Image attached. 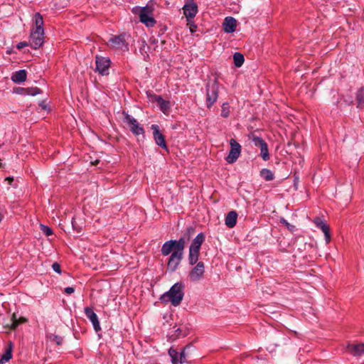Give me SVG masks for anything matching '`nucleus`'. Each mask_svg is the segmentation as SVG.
Here are the masks:
<instances>
[{
	"label": "nucleus",
	"instance_id": "1",
	"mask_svg": "<svg viewBox=\"0 0 364 364\" xmlns=\"http://www.w3.org/2000/svg\"><path fill=\"white\" fill-rule=\"evenodd\" d=\"M188 240L189 237L187 239L182 237L178 240H168L162 245L161 254L164 256L171 254L167 263V269L170 272H174L178 267L183 257L184 249Z\"/></svg>",
	"mask_w": 364,
	"mask_h": 364
},
{
	"label": "nucleus",
	"instance_id": "2",
	"mask_svg": "<svg viewBox=\"0 0 364 364\" xmlns=\"http://www.w3.org/2000/svg\"><path fill=\"white\" fill-rule=\"evenodd\" d=\"M183 285L182 283H176L168 291L164 293L160 298L164 302H171L174 306H178L183 298Z\"/></svg>",
	"mask_w": 364,
	"mask_h": 364
},
{
	"label": "nucleus",
	"instance_id": "3",
	"mask_svg": "<svg viewBox=\"0 0 364 364\" xmlns=\"http://www.w3.org/2000/svg\"><path fill=\"white\" fill-rule=\"evenodd\" d=\"M219 83L215 80L212 83H208L206 85V106L210 108L217 101L219 92Z\"/></svg>",
	"mask_w": 364,
	"mask_h": 364
},
{
	"label": "nucleus",
	"instance_id": "4",
	"mask_svg": "<svg viewBox=\"0 0 364 364\" xmlns=\"http://www.w3.org/2000/svg\"><path fill=\"white\" fill-rule=\"evenodd\" d=\"M139 10V19L140 21L144 23L146 26H154L156 21L152 16L154 8L152 6L146 5L141 8H135Z\"/></svg>",
	"mask_w": 364,
	"mask_h": 364
},
{
	"label": "nucleus",
	"instance_id": "5",
	"mask_svg": "<svg viewBox=\"0 0 364 364\" xmlns=\"http://www.w3.org/2000/svg\"><path fill=\"white\" fill-rule=\"evenodd\" d=\"M130 40L131 36L127 33L115 36V53L122 54L128 51Z\"/></svg>",
	"mask_w": 364,
	"mask_h": 364
},
{
	"label": "nucleus",
	"instance_id": "6",
	"mask_svg": "<svg viewBox=\"0 0 364 364\" xmlns=\"http://www.w3.org/2000/svg\"><path fill=\"white\" fill-rule=\"evenodd\" d=\"M205 274V264L203 262H198L190 271L188 278L191 282H196L201 280Z\"/></svg>",
	"mask_w": 364,
	"mask_h": 364
},
{
	"label": "nucleus",
	"instance_id": "7",
	"mask_svg": "<svg viewBox=\"0 0 364 364\" xmlns=\"http://www.w3.org/2000/svg\"><path fill=\"white\" fill-rule=\"evenodd\" d=\"M96 70L102 75L109 74V70L111 65V60L106 57L96 56L95 60Z\"/></svg>",
	"mask_w": 364,
	"mask_h": 364
},
{
	"label": "nucleus",
	"instance_id": "8",
	"mask_svg": "<svg viewBox=\"0 0 364 364\" xmlns=\"http://www.w3.org/2000/svg\"><path fill=\"white\" fill-rule=\"evenodd\" d=\"M230 151L226 157V161L229 164H233L236 161L241 153V146L234 139L230 141Z\"/></svg>",
	"mask_w": 364,
	"mask_h": 364
},
{
	"label": "nucleus",
	"instance_id": "9",
	"mask_svg": "<svg viewBox=\"0 0 364 364\" xmlns=\"http://www.w3.org/2000/svg\"><path fill=\"white\" fill-rule=\"evenodd\" d=\"M44 31L33 29L30 36L29 45L34 49L40 48L44 42Z\"/></svg>",
	"mask_w": 364,
	"mask_h": 364
},
{
	"label": "nucleus",
	"instance_id": "10",
	"mask_svg": "<svg viewBox=\"0 0 364 364\" xmlns=\"http://www.w3.org/2000/svg\"><path fill=\"white\" fill-rule=\"evenodd\" d=\"M125 120L128 123L130 130L135 135H139L144 134V129L139 125L136 119L132 117L130 115L125 114Z\"/></svg>",
	"mask_w": 364,
	"mask_h": 364
},
{
	"label": "nucleus",
	"instance_id": "11",
	"mask_svg": "<svg viewBox=\"0 0 364 364\" xmlns=\"http://www.w3.org/2000/svg\"><path fill=\"white\" fill-rule=\"evenodd\" d=\"M151 129L153 130V136L156 144L160 147L166 149L167 146L165 141L164 134L160 132L159 127L156 124L151 125Z\"/></svg>",
	"mask_w": 364,
	"mask_h": 364
},
{
	"label": "nucleus",
	"instance_id": "12",
	"mask_svg": "<svg viewBox=\"0 0 364 364\" xmlns=\"http://www.w3.org/2000/svg\"><path fill=\"white\" fill-rule=\"evenodd\" d=\"M346 349L348 352L354 357H360L364 355V343H348Z\"/></svg>",
	"mask_w": 364,
	"mask_h": 364
},
{
	"label": "nucleus",
	"instance_id": "13",
	"mask_svg": "<svg viewBox=\"0 0 364 364\" xmlns=\"http://www.w3.org/2000/svg\"><path fill=\"white\" fill-rule=\"evenodd\" d=\"M84 311L87 318H89L92 322L95 331H99L100 330V322L98 321V317L94 312L93 309L90 307H85Z\"/></svg>",
	"mask_w": 364,
	"mask_h": 364
},
{
	"label": "nucleus",
	"instance_id": "14",
	"mask_svg": "<svg viewBox=\"0 0 364 364\" xmlns=\"http://www.w3.org/2000/svg\"><path fill=\"white\" fill-rule=\"evenodd\" d=\"M151 100L156 102L159 106L161 112L166 114L170 109L169 101L164 100L160 95H153L151 96Z\"/></svg>",
	"mask_w": 364,
	"mask_h": 364
},
{
	"label": "nucleus",
	"instance_id": "15",
	"mask_svg": "<svg viewBox=\"0 0 364 364\" xmlns=\"http://www.w3.org/2000/svg\"><path fill=\"white\" fill-rule=\"evenodd\" d=\"M314 223L318 228H321L322 232L324 233L326 243H328L331 240L329 227L319 218H316Z\"/></svg>",
	"mask_w": 364,
	"mask_h": 364
},
{
	"label": "nucleus",
	"instance_id": "16",
	"mask_svg": "<svg viewBox=\"0 0 364 364\" xmlns=\"http://www.w3.org/2000/svg\"><path fill=\"white\" fill-rule=\"evenodd\" d=\"M223 30L225 33H233L237 26V21L233 17H226L223 23Z\"/></svg>",
	"mask_w": 364,
	"mask_h": 364
},
{
	"label": "nucleus",
	"instance_id": "17",
	"mask_svg": "<svg viewBox=\"0 0 364 364\" xmlns=\"http://www.w3.org/2000/svg\"><path fill=\"white\" fill-rule=\"evenodd\" d=\"M183 10L184 15L188 19L193 18L198 12V6L196 4H188L183 6Z\"/></svg>",
	"mask_w": 364,
	"mask_h": 364
},
{
	"label": "nucleus",
	"instance_id": "18",
	"mask_svg": "<svg viewBox=\"0 0 364 364\" xmlns=\"http://www.w3.org/2000/svg\"><path fill=\"white\" fill-rule=\"evenodd\" d=\"M205 240V236L203 233L198 234L192 241L191 245L189 247L190 250L200 251V247Z\"/></svg>",
	"mask_w": 364,
	"mask_h": 364
},
{
	"label": "nucleus",
	"instance_id": "19",
	"mask_svg": "<svg viewBox=\"0 0 364 364\" xmlns=\"http://www.w3.org/2000/svg\"><path fill=\"white\" fill-rule=\"evenodd\" d=\"M237 214L235 211L232 210L228 213L225 218V225L230 228H232L235 226L237 223Z\"/></svg>",
	"mask_w": 364,
	"mask_h": 364
},
{
	"label": "nucleus",
	"instance_id": "20",
	"mask_svg": "<svg viewBox=\"0 0 364 364\" xmlns=\"http://www.w3.org/2000/svg\"><path fill=\"white\" fill-rule=\"evenodd\" d=\"M13 343L9 342L8 348L0 359V364H4L12 358Z\"/></svg>",
	"mask_w": 364,
	"mask_h": 364
},
{
	"label": "nucleus",
	"instance_id": "21",
	"mask_svg": "<svg viewBox=\"0 0 364 364\" xmlns=\"http://www.w3.org/2000/svg\"><path fill=\"white\" fill-rule=\"evenodd\" d=\"M27 73L25 70H20L14 73L11 76V80L16 83L24 82L26 80Z\"/></svg>",
	"mask_w": 364,
	"mask_h": 364
},
{
	"label": "nucleus",
	"instance_id": "22",
	"mask_svg": "<svg viewBox=\"0 0 364 364\" xmlns=\"http://www.w3.org/2000/svg\"><path fill=\"white\" fill-rule=\"evenodd\" d=\"M22 92H18L20 95H26L35 96L41 93V90L38 87H28V88H20Z\"/></svg>",
	"mask_w": 364,
	"mask_h": 364
},
{
	"label": "nucleus",
	"instance_id": "23",
	"mask_svg": "<svg viewBox=\"0 0 364 364\" xmlns=\"http://www.w3.org/2000/svg\"><path fill=\"white\" fill-rule=\"evenodd\" d=\"M357 107L358 108L364 107V89L361 87L356 94Z\"/></svg>",
	"mask_w": 364,
	"mask_h": 364
},
{
	"label": "nucleus",
	"instance_id": "24",
	"mask_svg": "<svg viewBox=\"0 0 364 364\" xmlns=\"http://www.w3.org/2000/svg\"><path fill=\"white\" fill-rule=\"evenodd\" d=\"M199 252L190 250L188 254V262L191 265L197 264L198 262Z\"/></svg>",
	"mask_w": 364,
	"mask_h": 364
},
{
	"label": "nucleus",
	"instance_id": "25",
	"mask_svg": "<svg viewBox=\"0 0 364 364\" xmlns=\"http://www.w3.org/2000/svg\"><path fill=\"white\" fill-rule=\"evenodd\" d=\"M260 176L267 181H272L274 178L273 173L267 168H263L260 171Z\"/></svg>",
	"mask_w": 364,
	"mask_h": 364
},
{
	"label": "nucleus",
	"instance_id": "26",
	"mask_svg": "<svg viewBox=\"0 0 364 364\" xmlns=\"http://www.w3.org/2000/svg\"><path fill=\"white\" fill-rule=\"evenodd\" d=\"M43 19L42 16L39 13H36L35 14V25L36 27L33 28L34 30H40L44 31L43 28Z\"/></svg>",
	"mask_w": 364,
	"mask_h": 364
},
{
	"label": "nucleus",
	"instance_id": "27",
	"mask_svg": "<svg viewBox=\"0 0 364 364\" xmlns=\"http://www.w3.org/2000/svg\"><path fill=\"white\" fill-rule=\"evenodd\" d=\"M244 56L240 53H235L233 55L234 64L236 67L239 68L242 66L244 63Z\"/></svg>",
	"mask_w": 364,
	"mask_h": 364
},
{
	"label": "nucleus",
	"instance_id": "28",
	"mask_svg": "<svg viewBox=\"0 0 364 364\" xmlns=\"http://www.w3.org/2000/svg\"><path fill=\"white\" fill-rule=\"evenodd\" d=\"M168 354L171 358L173 364H178V360H179L178 353L176 350L171 348L168 351Z\"/></svg>",
	"mask_w": 364,
	"mask_h": 364
},
{
	"label": "nucleus",
	"instance_id": "29",
	"mask_svg": "<svg viewBox=\"0 0 364 364\" xmlns=\"http://www.w3.org/2000/svg\"><path fill=\"white\" fill-rule=\"evenodd\" d=\"M221 116L224 118H227L230 115V106L228 102H225L222 105Z\"/></svg>",
	"mask_w": 364,
	"mask_h": 364
},
{
	"label": "nucleus",
	"instance_id": "30",
	"mask_svg": "<svg viewBox=\"0 0 364 364\" xmlns=\"http://www.w3.org/2000/svg\"><path fill=\"white\" fill-rule=\"evenodd\" d=\"M260 155L264 161H267L269 159L267 144L260 148Z\"/></svg>",
	"mask_w": 364,
	"mask_h": 364
},
{
	"label": "nucleus",
	"instance_id": "31",
	"mask_svg": "<svg viewBox=\"0 0 364 364\" xmlns=\"http://www.w3.org/2000/svg\"><path fill=\"white\" fill-rule=\"evenodd\" d=\"M252 141L255 146H257L259 148H261L267 144V143L262 138L258 137V136H253Z\"/></svg>",
	"mask_w": 364,
	"mask_h": 364
},
{
	"label": "nucleus",
	"instance_id": "32",
	"mask_svg": "<svg viewBox=\"0 0 364 364\" xmlns=\"http://www.w3.org/2000/svg\"><path fill=\"white\" fill-rule=\"evenodd\" d=\"M252 141L255 146H257L259 148H261L267 144V143L262 138L258 137V136H253Z\"/></svg>",
	"mask_w": 364,
	"mask_h": 364
},
{
	"label": "nucleus",
	"instance_id": "33",
	"mask_svg": "<svg viewBox=\"0 0 364 364\" xmlns=\"http://www.w3.org/2000/svg\"><path fill=\"white\" fill-rule=\"evenodd\" d=\"M26 321V319L24 318H21L19 321H18L16 318L15 314H13L12 316V324L11 328L13 329H15L19 323H23Z\"/></svg>",
	"mask_w": 364,
	"mask_h": 364
},
{
	"label": "nucleus",
	"instance_id": "34",
	"mask_svg": "<svg viewBox=\"0 0 364 364\" xmlns=\"http://www.w3.org/2000/svg\"><path fill=\"white\" fill-rule=\"evenodd\" d=\"M41 230L47 236H50L53 234V230L45 225H41Z\"/></svg>",
	"mask_w": 364,
	"mask_h": 364
},
{
	"label": "nucleus",
	"instance_id": "35",
	"mask_svg": "<svg viewBox=\"0 0 364 364\" xmlns=\"http://www.w3.org/2000/svg\"><path fill=\"white\" fill-rule=\"evenodd\" d=\"M52 267H53V269L58 272V273H60L61 272V269H60V265L57 263V262H54L52 265Z\"/></svg>",
	"mask_w": 364,
	"mask_h": 364
},
{
	"label": "nucleus",
	"instance_id": "36",
	"mask_svg": "<svg viewBox=\"0 0 364 364\" xmlns=\"http://www.w3.org/2000/svg\"><path fill=\"white\" fill-rule=\"evenodd\" d=\"M281 223H282L283 224H284L287 228L288 229H289L290 230H292V229L294 228L293 225H290L286 220L284 219H282L281 220Z\"/></svg>",
	"mask_w": 364,
	"mask_h": 364
},
{
	"label": "nucleus",
	"instance_id": "37",
	"mask_svg": "<svg viewBox=\"0 0 364 364\" xmlns=\"http://www.w3.org/2000/svg\"><path fill=\"white\" fill-rule=\"evenodd\" d=\"M178 356H179L178 364L183 363L185 362L184 353L183 352L181 353L180 354H178Z\"/></svg>",
	"mask_w": 364,
	"mask_h": 364
},
{
	"label": "nucleus",
	"instance_id": "38",
	"mask_svg": "<svg viewBox=\"0 0 364 364\" xmlns=\"http://www.w3.org/2000/svg\"><path fill=\"white\" fill-rule=\"evenodd\" d=\"M64 291L68 294H71L75 291V289L73 287H68L65 289Z\"/></svg>",
	"mask_w": 364,
	"mask_h": 364
},
{
	"label": "nucleus",
	"instance_id": "39",
	"mask_svg": "<svg viewBox=\"0 0 364 364\" xmlns=\"http://www.w3.org/2000/svg\"><path fill=\"white\" fill-rule=\"evenodd\" d=\"M53 341H55L58 345H60L63 342V338L61 337L55 336Z\"/></svg>",
	"mask_w": 364,
	"mask_h": 364
},
{
	"label": "nucleus",
	"instance_id": "40",
	"mask_svg": "<svg viewBox=\"0 0 364 364\" xmlns=\"http://www.w3.org/2000/svg\"><path fill=\"white\" fill-rule=\"evenodd\" d=\"M28 46V43L26 42H21L18 44L17 46V48H23L25 46Z\"/></svg>",
	"mask_w": 364,
	"mask_h": 364
},
{
	"label": "nucleus",
	"instance_id": "41",
	"mask_svg": "<svg viewBox=\"0 0 364 364\" xmlns=\"http://www.w3.org/2000/svg\"><path fill=\"white\" fill-rule=\"evenodd\" d=\"M5 181H8V183L9 184H11L14 181V178L13 177H7V178H6Z\"/></svg>",
	"mask_w": 364,
	"mask_h": 364
},
{
	"label": "nucleus",
	"instance_id": "42",
	"mask_svg": "<svg viewBox=\"0 0 364 364\" xmlns=\"http://www.w3.org/2000/svg\"><path fill=\"white\" fill-rule=\"evenodd\" d=\"M72 225H73V227L74 228H75V218H73V220H72Z\"/></svg>",
	"mask_w": 364,
	"mask_h": 364
},
{
	"label": "nucleus",
	"instance_id": "43",
	"mask_svg": "<svg viewBox=\"0 0 364 364\" xmlns=\"http://www.w3.org/2000/svg\"><path fill=\"white\" fill-rule=\"evenodd\" d=\"M99 161L98 160H95L94 162H91V164L92 165H97L98 164Z\"/></svg>",
	"mask_w": 364,
	"mask_h": 364
},
{
	"label": "nucleus",
	"instance_id": "44",
	"mask_svg": "<svg viewBox=\"0 0 364 364\" xmlns=\"http://www.w3.org/2000/svg\"><path fill=\"white\" fill-rule=\"evenodd\" d=\"M20 88H21V87H19V88H17V89H16V93H18V92H22V91L21 90V89H20Z\"/></svg>",
	"mask_w": 364,
	"mask_h": 364
},
{
	"label": "nucleus",
	"instance_id": "45",
	"mask_svg": "<svg viewBox=\"0 0 364 364\" xmlns=\"http://www.w3.org/2000/svg\"><path fill=\"white\" fill-rule=\"evenodd\" d=\"M196 28V26H194V28H193V27H191V31L192 33H193V32L195 31V28Z\"/></svg>",
	"mask_w": 364,
	"mask_h": 364
}]
</instances>
